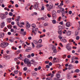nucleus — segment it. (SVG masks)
<instances>
[{
  "label": "nucleus",
  "mask_w": 80,
  "mask_h": 80,
  "mask_svg": "<svg viewBox=\"0 0 80 80\" xmlns=\"http://www.w3.org/2000/svg\"><path fill=\"white\" fill-rule=\"evenodd\" d=\"M80 72V70L79 69H77L75 71V72L76 73H78V72Z\"/></svg>",
  "instance_id": "obj_28"
},
{
  "label": "nucleus",
  "mask_w": 80,
  "mask_h": 80,
  "mask_svg": "<svg viewBox=\"0 0 80 80\" xmlns=\"http://www.w3.org/2000/svg\"><path fill=\"white\" fill-rule=\"evenodd\" d=\"M30 62L31 64H35V61H34V60H31Z\"/></svg>",
  "instance_id": "obj_24"
},
{
  "label": "nucleus",
  "mask_w": 80,
  "mask_h": 80,
  "mask_svg": "<svg viewBox=\"0 0 80 80\" xmlns=\"http://www.w3.org/2000/svg\"><path fill=\"white\" fill-rule=\"evenodd\" d=\"M66 32H67V30H64V31H62L63 33H64V34H65L66 33Z\"/></svg>",
  "instance_id": "obj_61"
},
{
  "label": "nucleus",
  "mask_w": 80,
  "mask_h": 80,
  "mask_svg": "<svg viewBox=\"0 0 80 80\" xmlns=\"http://www.w3.org/2000/svg\"><path fill=\"white\" fill-rule=\"evenodd\" d=\"M45 7L47 8L48 11H50V10L52 9L53 8V4L52 3H51L49 5L47 4L45 5Z\"/></svg>",
  "instance_id": "obj_1"
},
{
  "label": "nucleus",
  "mask_w": 80,
  "mask_h": 80,
  "mask_svg": "<svg viewBox=\"0 0 80 80\" xmlns=\"http://www.w3.org/2000/svg\"><path fill=\"white\" fill-rule=\"evenodd\" d=\"M5 27V22H2L1 24V28H2Z\"/></svg>",
  "instance_id": "obj_14"
},
{
  "label": "nucleus",
  "mask_w": 80,
  "mask_h": 80,
  "mask_svg": "<svg viewBox=\"0 0 80 80\" xmlns=\"http://www.w3.org/2000/svg\"><path fill=\"white\" fill-rule=\"evenodd\" d=\"M75 35L76 36H77V35H78V32L76 31L75 32Z\"/></svg>",
  "instance_id": "obj_56"
},
{
  "label": "nucleus",
  "mask_w": 80,
  "mask_h": 80,
  "mask_svg": "<svg viewBox=\"0 0 80 80\" xmlns=\"http://www.w3.org/2000/svg\"><path fill=\"white\" fill-rule=\"evenodd\" d=\"M75 58V57H72V58L71 59V60H74V59Z\"/></svg>",
  "instance_id": "obj_60"
},
{
  "label": "nucleus",
  "mask_w": 80,
  "mask_h": 80,
  "mask_svg": "<svg viewBox=\"0 0 80 80\" xmlns=\"http://www.w3.org/2000/svg\"><path fill=\"white\" fill-rule=\"evenodd\" d=\"M56 11H53L52 12V16L54 19L56 18H57Z\"/></svg>",
  "instance_id": "obj_4"
},
{
  "label": "nucleus",
  "mask_w": 80,
  "mask_h": 80,
  "mask_svg": "<svg viewBox=\"0 0 80 80\" xmlns=\"http://www.w3.org/2000/svg\"><path fill=\"white\" fill-rule=\"evenodd\" d=\"M7 20L8 22L10 23V22H11L12 21V18H8L7 19Z\"/></svg>",
  "instance_id": "obj_26"
},
{
  "label": "nucleus",
  "mask_w": 80,
  "mask_h": 80,
  "mask_svg": "<svg viewBox=\"0 0 80 80\" xmlns=\"http://www.w3.org/2000/svg\"><path fill=\"white\" fill-rule=\"evenodd\" d=\"M59 45L60 47H63V44H62V43L61 42L59 43Z\"/></svg>",
  "instance_id": "obj_44"
},
{
  "label": "nucleus",
  "mask_w": 80,
  "mask_h": 80,
  "mask_svg": "<svg viewBox=\"0 0 80 80\" xmlns=\"http://www.w3.org/2000/svg\"><path fill=\"white\" fill-rule=\"evenodd\" d=\"M14 73L15 74H17L18 73V70H15L14 71Z\"/></svg>",
  "instance_id": "obj_22"
},
{
  "label": "nucleus",
  "mask_w": 80,
  "mask_h": 80,
  "mask_svg": "<svg viewBox=\"0 0 80 80\" xmlns=\"http://www.w3.org/2000/svg\"><path fill=\"white\" fill-rule=\"evenodd\" d=\"M31 26H32V27L35 28V27H36V25H35V24L33 23L32 24Z\"/></svg>",
  "instance_id": "obj_27"
},
{
  "label": "nucleus",
  "mask_w": 80,
  "mask_h": 80,
  "mask_svg": "<svg viewBox=\"0 0 80 80\" xmlns=\"http://www.w3.org/2000/svg\"><path fill=\"white\" fill-rule=\"evenodd\" d=\"M67 78L68 79H70V78H72V77L70 76H67Z\"/></svg>",
  "instance_id": "obj_42"
},
{
  "label": "nucleus",
  "mask_w": 80,
  "mask_h": 80,
  "mask_svg": "<svg viewBox=\"0 0 80 80\" xmlns=\"http://www.w3.org/2000/svg\"><path fill=\"white\" fill-rule=\"evenodd\" d=\"M27 65L28 66V67H30L31 66V63L30 62H29L27 64Z\"/></svg>",
  "instance_id": "obj_35"
},
{
  "label": "nucleus",
  "mask_w": 80,
  "mask_h": 80,
  "mask_svg": "<svg viewBox=\"0 0 80 80\" xmlns=\"http://www.w3.org/2000/svg\"><path fill=\"white\" fill-rule=\"evenodd\" d=\"M48 59H49V60H52L53 59V57L52 56H50V57L48 58Z\"/></svg>",
  "instance_id": "obj_43"
},
{
  "label": "nucleus",
  "mask_w": 80,
  "mask_h": 80,
  "mask_svg": "<svg viewBox=\"0 0 80 80\" xmlns=\"http://www.w3.org/2000/svg\"><path fill=\"white\" fill-rule=\"evenodd\" d=\"M0 17L2 20H3L5 18V14H1L0 15Z\"/></svg>",
  "instance_id": "obj_7"
},
{
  "label": "nucleus",
  "mask_w": 80,
  "mask_h": 80,
  "mask_svg": "<svg viewBox=\"0 0 80 80\" xmlns=\"http://www.w3.org/2000/svg\"><path fill=\"white\" fill-rule=\"evenodd\" d=\"M66 35L68 36H70L71 35V31H68L66 32Z\"/></svg>",
  "instance_id": "obj_10"
},
{
  "label": "nucleus",
  "mask_w": 80,
  "mask_h": 80,
  "mask_svg": "<svg viewBox=\"0 0 80 80\" xmlns=\"http://www.w3.org/2000/svg\"><path fill=\"white\" fill-rule=\"evenodd\" d=\"M25 9L26 10H27V11H28V7L26 6L25 8Z\"/></svg>",
  "instance_id": "obj_52"
},
{
  "label": "nucleus",
  "mask_w": 80,
  "mask_h": 80,
  "mask_svg": "<svg viewBox=\"0 0 80 80\" xmlns=\"http://www.w3.org/2000/svg\"><path fill=\"white\" fill-rule=\"evenodd\" d=\"M19 76H21V75L22 74V72H20V71H19Z\"/></svg>",
  "instance_id": "obj_54"
},
{
  "label": "nucleus",
  "mask_w": 80,
  "mask_h": 80,
  "mask_svg": "<svg viewBox=\"0 0 80 80\" xmlns=\"http://www.w3.org/2000/svg\"><path fill=\"white\" fill-rule=\"evenodd\" d=\"M61 2V3H60V5L61 6H62V5H63V1H62Z\"/></svg>",
  "instance_id": "obj_32"
},
{
  "label": "nucleus",
  "mask_w": 80,
  "mask_h": 80,
  "mask_svg": "<svg viewBox=\"0 0 80 80\" xmlns=\"http://www.w3.org/2000/svg\"><path fill=\"white\" fill-rule=\"evenodd\" d=\"M33 8L35 10H38V3L35 4L34 5Z\"/></svg>",
  "instance_id": "obj_6"
},
{
  "label": "nucleus",
  "mask_w": 80,
  "mask_h": 80,
  "mask_svg": "<svg viewBox=\"0 0 80 80\" xmlns=\"http://www.w3.org/2000/svg\"><path fill=\"white\" fill-rule=\"evenodd\" d=\"M57 78H59L60 77V75L58 74H57Z\"/></svg>",
  "instance_id": "obj_37"
},
{
  "label": "nucleus",
  "mask_w": 80,
  "mask_h": 80,
  "mask_svg": "<svg viewBox=\"0 0 80 80\" xmlns=\"http://www.w3.org/2000/svg\"><path fill=\"white\" fill-rule=\"evenodd\" d=\"M61 41L63 43H66V42H67V40L64 38H62V39L61 40Z\"/></svg>",
  "instance_id": "obj_9"
},
{
  "label": "nucleus",
  "mask_w": 80,
  "mask_h": 80,
  "mask_svg": "<svg viewBox=\"0 0 80 80\" xmlns=\"http://www.w3.org/2000/svg\"><path fill=\"white\" fill-rule=\"evenodd\" d=\"M48 25V24L47 22H45L44 24V27H47Z\"/></svg>",
  "instance_id": "obj_25"
},
{
  "label": "nucleus",
  "mask_w": 80,
  "mask_h": 80,
  "mask_svg": "<svg viewBox=\"0 0 80 80\" xmlns=\"http://www.w3.org/2000/svg\"><path fill=\"white\" fill-rule=\"evenodd\" d=\"M23 69L24 71H26V70H27V68L26 67H24Z\"/></svg>",
  "instance_id": "obj_51"
},
{
  "label": "nucleus",
  "mask_w": 80,
  "mask_h": 80,
  "mask_svg": "<svg viewBox=\"0 0 80 80\" xmlns=\"http://www.w3.org/2000/svg\"><path fill=\"white\" fill-rule=\"evenodd\" d=\"M31 26V25L29 24L27 22L26 23V28L27 29H28V28H29Z\"/></svg>",
  "instance_id": "obj_11"
},
{
  "label": "nucleus",
  "mask_w": 80,
  "mask_h": 80,
  "mask_svg": "<svg viewBox=\"0 0 80 80\" xmlns=\"http://www.w3.org/2000/svg\"><path fill=\"white\" fill-rule=\"evenodd\" d=\"M8 45V43L5 42L3 43L1 45V47L2 48H5V47H7Z\"/></svg>",
  "instance_id": "obj_3"
},
{
  "label": "nucleus",
  "mask_w": 80,
  "mask_h": 80,
  "mask_svg": "<svg viewBox=\"0 0 80 80\" xmlns=\"http://www.w3.org/2000/svg\"><path fill=\"white\" fill-rule=\"evenodd\" d=\"M32 9H33V5H32L29 8V10H32Z\"/></svg>",
  "instance_id": "obj_47"
},
{
  "label": "nucleus",
  "mask_w": 80,
  "mask_h": 80,
  "mask_svg": "<svg viewBox=\"0 0 80 80\" xmlns=\"http://www.w3.org/2000/svg\"><path fill=\"white\" fill-rule=\"evenodd\" d=\"M32 75L33 76H36V75H37V73L35 71L32 72Z\"/></svg>",
  "instance_id": "obj_21"
},
{
  "label": "nucleus",
  "mask_w": 80,
  "mask_h": 80,
  "mask_svg": "<svg viewBox=\"0 0 80 80\" xmlns=\"http://www.w3.org/2000/svg\"><path fill=\"white\" fill-rule=\"evenodd\" d=\"M24 62L26 64L27 63H28V62H29V61L28 60V58H25L24 60Z\"/></svg>",
  "instance_id": "obj_15"
},
{
  "label": "nucleus",
  "mask_w": 80,
  "mask_h": 80,
  "mask_svg": "<svg viewBox=\"0 0 80 80\" xmlns=\"http://www.w3.org/2000/svg\"><path fill=\"white\" fill-rule=\"evenodd\" d=\"M43 45L42 44H38L36 46V47L37 48H39L40 47H42Z\"/></svg>",
  "instance_id": "obj_12"
},
{
  "label": "nucleus",
  "mask_w": 80,
  "mask_h": 80,
  "mask_svg": "<svg viewBox=\"0 0 80 80\" xmlns=\"http://www.w3.org/2000/svg\"><path fill=\"white\" fill-rule=\"evenodd\" d=\"M47 16L48 17V18H50V17H51V15H50V14L49 13H48Z\"/></svg>",
  "instance_id": "obj_45"
},
{
  "label": "nucleus",
  "mask_w": 80,
  "mask_h": 80,
  "mask_svg": "<svg viewBox=\"0 0 80 80\" xmlns=\"http://www.w3.org/2000/svg\"><path fill=\"white\" fill-rule=\"evenodd\" d=\"M17 18V19H16L15 20L17 21V22H19V20H20V17L19 16H18Z\"/></svg>",
  "instance_id": "obj_19"
},
{
  "label": "nucleus",
  "mask_w": 80,
  "mask_h": 80,
  "mask_svg": "<svg viewBox=\"0 0 80 80\" xmlns=\"http://www.w3.org/2000/svg\"><path fill=\"white\" fill-rule=\"evenodd\" d=\"M66 26L67 27H70L71 26V24H70V22H67L66 24Z\"/></svg>",
  "instance_id": "obj_13"
},
{
  "label": "nucleus",
  "mask_w": 80,
  "mask_h": 80,
  "mask_svg": "<svg viewBox=\"0 0 80 80\" xmlns=\"http://www.w3.org/2000/svg\"><path fill=\"white\" fill-rule=\"evenodd\" d=\"M52 50L53 51V52H54V53H57V50L56 49V47H55V46H53V47L52 48Z\"/></svg>",
  "instance_id": "obj_5"
},
{
  "label": "nucleus",
  "mask_w": 80,
  "mask_h": 80,
  "mask_svg": "<svg viewBox=\"0 0 80 80\" xmlns=\"http://www.w3.org/2000/svg\"><path fill=\"white\" fill-rule=\"evenodd\" d=\"M33 43H34V44H36V45H38V42L37 41V40H34L33 41Z\"/></svg>",
  "instance_id": "obj_18"
},
{
  "label": "nucleus",
  "mask_w": 80,
  "mask_h": 80,
  "mask_svg": "<svg viewBox=\"0 0 80 80\" xmlns=\"http://www.w3.org/2000/svg\"><path fill=\"white\" fill-rule=\"evenodd\" d=\"M4 35H5L4 33L0 32V38H2V37H4Z\"/></svg>",
  "instance_id": "obj_16"
},
{
  "label": "nucleus",
  "mask_w": 80,
  "mask_h": 80,
  "mask_svg": "<svg viewBox=\"0 0 80 80\" xmlns=\"http://www.w3.org/2000/svg\"><path fill=\"white\" fill-rule=\"evenodd\" d=\"M9 16H12L13 15V13L12 12H10L9 13Z\"/></svg>",
  "instance_id": "obj_49"
},
{
  "label": "nucleus",
  "mask_w": 80,
  "mask_h": 80,
  "mask_svg": "<svg viewBox=\"0 0 80 80\" xmlns=\"http://www.w3.org/2000/svg\"><path fill=\"white\" fill-rule=\"evenodd\" d=\"M16 80H22V78L21 77H19L18 79Z\"/></svg>",
  "instance_id": "obj_64"
},
{
  "label": "nucleus",
  "mask_w": 80,
  "mask_h": 80,
  "mask_svg": "<svg viewBox=\"0 0 80 80\" xmlns=\"http://www.w3.org/2000/svg\"><path fill=\"white\" fill-rule=\"evenodd\" d=\"M58 38H59V39H60V40H61V39H62V36H60V35H59L58 36Z\"/></svg>",
  "instance_id": "obj_57"
},
{
  "label": "nucleus",
  "mask_w": 80,
  "mask_h": 80,
  "mask_svg": "<svg viewBox=\"0 0 80 80\" xmlns=\"http://www.w3.org/2000/svg\"><path fill=\"white\" fill-rule=\"evenodd\" d=\"M42 39H40L39 40H38L39 43H42Z\"/></svg>",
  "instance_id": "obj_50"
},
{
  "label": "nucleus",
  "mask_w": 80,
  "mask_h": 80,
  "mask_svg": "<svg viewBox=\"0 0 80 80\" xmlns=\"http://www.w3.org/2000/svg\"><path fill=\"white\" fill-rule=\"evenodd\" d=\"M62 31H58V33H59V35H61V34H62Z\"/></svg>",
  "instance_id": "obj_55"
},
{
  "label": "nucleus",
  "mask_w": 80,
  "mask_h": 80,
  "mask_svg": "<svg viewBox=\"0 0 80 80\" xmlns=\"http://www.w3.org/2000/svg\"><path fill=\"white\" fill-rule=\"evenodd\" d=\"M48 20H49L48 18L47 17H46L45 18V21H46V22H47V21H48Z\"/></svg>",
  "instance_id": "obj_48"
},
{
  "label": "nucleus",
  "mask_w": 80,
  "mask_h": 80,
  "mask_svg": "<svg viewBox=\"0 0 80 80\" xmlns=\"http://www.w3.org/2000/svg\"><path fill=\"white\" fill-rule=\"evenodd\" d=\"M60 11L61 13H65V9L63 8H61L60 9Z\"/></svg>",
  "instance_id": "obj_17"
},
{
  "label": "nucleus",
  "mask_w": 80,
  "mask_h": 80,
  "mask_svg": "<svg viewBox=\"0 0 80 80\" xmlns=\"http://www.w3.org/2000/svg\"><path fill=\"white\" fill-rule=\"evenodd\" d=\"M70 44L68 43L66 45V48L68 51H70L72 50V47L70 46Z\"/></svg>",
  "instance_id": "obj_2"
},
{
  "label": "nucleus",
  "mask_w": 80,
  "mask_h": 80,
  "mask_svg": "<svg viewBox=\"0 0 80 80\" xmlns=\"http://www.w3.org/2000/svg\"><path fill=\"white\" fill-rule=\"evenodd\" d=\"M7 73L6 72H5L4 74V75H3V76L4 77H6V75H7Z\"/></svg>",
  "instance_id": "obj_63"
},
{
  "label": "nucleus",
  "mask_w": 80,
  "mask_h": 80,
  "mask_svg": "<svg viewBox=\"0 0 80 80\" xmlns=\"http://www.w3.org/2000/svg\"><path fill=\"white\" fill-rule=\"evenodd\" d=\"M58 66L59 67H58V68H59V69H60V68H61V65L59 64H58Z\"/></svg>",
  "instance_id": "obj_58"
},
{
  "label": "nucleus",
  "mask_w": 80,
  "mask_h": 80,
  "mask_svg": "<svg viewBox=\"0 0 80 80\" xmlns=\"http://www.w3.org/2000/svg\"><path fill=\"white\" fill-rule=\"evenodd\" d=\"M7 28H4L3 32H7Z\"/></svg>",
  "instance_id": "obj_39"
},
{
  "label": "nucleus",
  "mask_w": 80,
  "mask_h": 80,
  "mask_svg": "<svg viewBox=\"0 0 80 80\" xmlns=\"http://www.w3.org/2000/svg\"><path fill=\"white\" fill-rule=\"evenodd\" d=\"M36 28H33L32 29V32H35Z\"/></svg>",
  "instance_id": "obj_40"
},
{
  "label": "nucleus",
  "mask_w": 80,
  "mask_h": 80,
  "mask_svg": "<svg viewBox=\"0 0 80 80\" xmlns=\"http://www.w3.org/2000/svg\"><path fill=\"white\" fill-rule=\"evenodd\" d=\"M31 44L32 45V48H35V44H34V43L33 42H32Z\"/></svg>",
  "instance_id": "obj_23"
},
{
  "label": "nucleus",
  "mask_w": 80,
  "mask_h": 80,
  "mask_svg": "<svg viewBox=\"0 0 80 80\" xmlns=\"http://www.w3.org/2000/svg\"><path fill=\"white\" fill-rule=\"evenodd\" d=\"M46 68H50V66H49L48 65H46Z\"/></svg>",
  "instance_id": "obj_62"
},
{
  "label": "nucleus",
  "mask_w": 80,
  "mask_h": 80,
  "mask_svg": "<svg viewBox=\"0 0 80 80\" xmlns=\"http://www.w3.org/2000/svg\"><path fill=\"white\" fill-rule=\"evenodd\" d=\"M32 50V48H28L25 50V51L27 52H30Z\"/></svg>",
  "instance_id": "obj_8"
},
{
  "label": "nucleus",
  "mask_w": 80,
  "mask_h": 80,
  "mask_svg": "<svg viewBox=\"0 0 80 80\" xmlns=\"http://www.w3.org/2000/svg\"><path fill=\"white\" fill-rule=\"evenodd\" d=\"M21 34H22V35H25L26 34H27V33H26L25 32H20Z\"/></svg>",
  "instance_id": "obj_20"
},
{
  "label": "nucleus",
  "mask_w": 80,
  "mask_h": 80,
  "mask_svg": "<svg viewBox=\"0 0 80 80\" xmlns=\"http://www.w3.org/2000/svg\"><path fill=\"white\" fill-rule=\"evenodd\" d=\"M44 19H45L44 18L42 17L41 18H39L38 20H44Z\"/></svg>",
  "instance_id": "obj_38"
},
{
  "label": "nucleus",
  "mask_w": 80,
  "mask_h": 80,
  "mask_svg": "<svg viewBox=\"0 0 80 80\" xmlns=\"http://www.w3.org/2000/svg\"><path fill=\"white\" fill-rule=\"evenodd\" d=\"M18 58L19 60H22L23 59V58L22 57H18Z\"/></svg>",
  "instance_id": "obj_53"
},
{
  "label": "nucleus",
  "mask_w": 80,
  "mask_h": 80,
  "mask_svg": "<svg viewBox=\"0 0 80 80\" xmlns=\"http://www.w3.org/2000/svg\"><path fill=\"white\" fill-rule=\"evenodd\" d=\"M41 10H45V7L43 6H42V7Z\"/></svg>",
  "instance_id": "obj_34"
},
{
  "label": "nucleus",
  "mask_w": 80,
  "mask_h": 80,
  "mask_svg": "<svg viewBox=\"0 0 80 80\" xmlns=\"http://www.w3.org/2000/svg\"><path fill=\"white\" fill-rule=\"evenodd\" d=\"M58 29L59 30H62V26H59Z\"/></svg>",
  "instance_id": "obj_36"
},
{
  "label": "nucleus",
  "mask_w": 80,
  "mask_h": 80,
  "mask_svg": "<svg viewBox=\"0 0 80 80\" xmlns=\"http://www.w3.org/2000/svg\"><path fill=\"white\" fill-rule=\"evenodd\" d=\"M72 67H73V65H72L70 64H69V65H68V67H70L71 68H72Z\"/></svg>",
  "instance_id": "obj_59"
},
{
  "label": "nucleus",
  "mask_w": 80,
  "mask_h": 80,
  "mask_svg": "<svg viewBox=\"0 0 80 80\" xmlns=\"http://www.w3.org/2000/svg\"><path fill=\"white\" fill-rule=\"evenodd\" d=\"M80 39V37L78 36H77L76 37V39L77 40H79Z\"/></svg>",
  "instance_id": "obj_41"
},
{
  "label": "nucleus",
  "mask_w": 80,
  "mask_h": 80,
  "mask_svg": "<svg viewBox=\"0 0 80 80\" xmlns=\"http://www.w3.org/2000/svg\"><path fill=\"white\" fill-rule=\"evenodd\" d=\"M20 53V50H18V51L16 52V54H17V55L19 54V53Z\"/></svg>",
  "instance_id": "obj_30"
},
{
  "label": "nucleus",
  "mask_w": 80,
  "mask_h": 80,
  "mask_svg": "<svg viewBox=\"0 0 80 80\" xmlns=\"http://www.w3.org/2000/svg\"><path fill=\"white\" fill-rule=\"evenodd\" d=\"M65 2L66 3L68 4V3H70V1L69 0H65Z\"/></svg>",
  "instance_id": "obj_29"
},
{
  "label": "nucleus",
  "mask_w": 80,
  "mask_h": 80,
  "mask_svg": "<svg viewBox=\"0 0 80 80\" xmlns=\"http://www.w3.org/2000/svg\"><path fill=\"white\" fill-rule=\"evenodd\" d=\"M9 40L10 42H11V43H13V42H14V40H13L12 39H10Z\"/></svg>",
  "instance_id": "obj_33"
},
{
  "label": "nucleus",
  "mask_w": 80,
  "mask_h": 80,
  "mask_svg": "<svg viewBox=\"0 0 80 80\" xmlns=\"http://www.w3.org/2000/svg\"><path fill=\"white\" fill-rule=\"evenodd\" d=\"M52 23L53 24H55V23H56V21L55 20H52Z\"/></svg>",
  "instance_id": "obj_31"
},
{
  "label": "nucleus",
  "mask_w": 80,
  "mask_h": 80,
  "mask_svg": "<svg viewBox=\"0 0 80 80\" xmlns=\"http://www.w3.org/2000/svg\"><path fill=\"white\" fill-rule=\"evenodd\" d=\"M13 28H14L15 29V30H17V27L16 26H13Z\"/></svg>",
  "instance_id": "obj_46"
}]
</instances>
